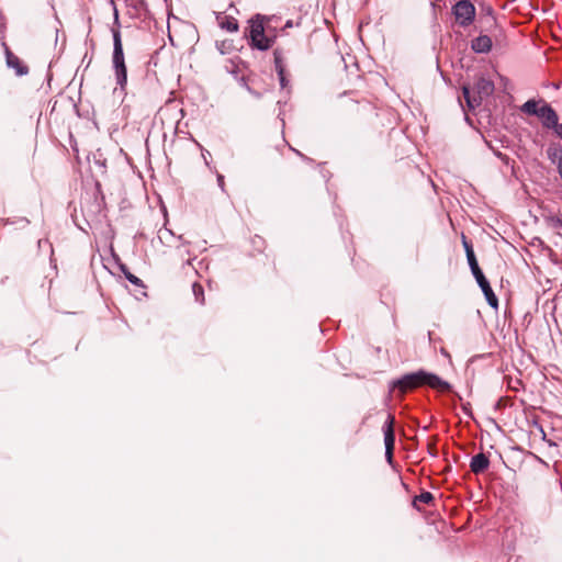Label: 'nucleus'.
I'll return each instance as SVG.
<instances>
[{
    "label": "nucleus",
    "instance_id": "obj_7",
    "mask_svg": "<svg viewBox=\"0 0 562 562\" xmlns=\"http://www.w3.org/2000/svg\"><path fill=\"white\" fill-rule=\"evenodd\" d=\"M394 423H395L394 416L392 414H387L386 420L383 425V434H384L385 457L390 463L392 462V459H393V450H394V443H395Z\"/></svg>",
    "mask_w": 562,
    "mask_h": 562
},
{
    "label": "nucleus",
    "instance_id": "obj_1",
    "mask_svg": "<svg viewBox=\"0 0 562 562\" xmlns=\"http://www.w3.org/2000/svg\"><path fill=\"white\" fill-rule=\"evenodd\" d=\"M422 385H428L431 389L439 391H449L451 385L443 381L437 374L418 370L402 375L400 379L392 381V389H397L401 393H406L409 390L416 389Z\"/></svg>",
    "mask_w": 562,
    "mask_h": 562
},
{
    "label": "nucleus",
    "instance_id": "obj_19",
    "mask_svg": "<svg viewBox=\"0 0 562 562\" xmlns=\"http://www.w3.org/2000/svg\"><path fill=\"white\" fill-rule=\"evenodd\" d=\"M278 77H279L281 88H283V89L286 88L289 85V80L285 77V70H283L281 75H278Z\"/></svg>",
    "mask_w": 562,
    "mask_h": 562
},
{
    "label": "nucleus",
    "instance_id": "obj_31",
    "mask_svg": "<svg viewBox=\"0 0 562 562\" xmlns=\"http://www.w3.org/2000/svg\"><path fill=\"white\" fill-rule=\"evenodd\" d=\"M186 263H187V265H191V259H190V258H188V259L186 260Z\"/></svg>",
    "mask_w": 562,
    "mask_h": 562
},
{
    "label": "nucleus",
    "instance_id": "obj_21",
    "mask_svg": "<svg viewBox=\"0 0 562 562\" xmlns=\"http://www.w3.org/2000/svg\"><path fill=\"white\" fill-rule=\"evenodd\" d=\"M463 246H464V249H465V254H467V259L469 260V254L470 252H474L473 251V248L472 246L465 240V238H463Z\"/></svg>",
    "mask_w": 562,
    "mask_h": 562
},
{
    "label": "nucleus",
    "instance_id": "obj_24",
    "mask_svg": "<svg viewBox=\"0 0 562 562\" xmlns=\"http://www.w3.org/2000/svg\"><path fill=\"white\" fill-rule=\"evenodd\" d=\"M217 182L222 190H224V176L217 175Z\"/></svg>",
    "mask_w": 562,
    "mask_h": 562
},
{
    "label": "nucleus",
    "instance_id": "obj_22",
    "mask_svg": "<svg viewBox=\"0 0 562 562\" xmlns=\"http://www.w3.org/2000/svg\"><path fill=\"white\" fill-rule=\"evenodd\" d=\"M165 234L172 235V232L170 229H168V228L159 229L158 237H159L160 240H164Z\"/></svg>",
    "mask_w": 562,
    "mask_h": 562
},
{
    "label": "nucleus",
    "instance_id": "obj_27",
    "mask_svg": "<svg viewBox=\"0 0 562 562\" xmlns=\"http://www.w3.org/2000/svg\"><path fill=\"white\" fill-rule=\"evenodd\" d=\"M559 172H560V176L562 178V156H561V159L559 161Z\"/></svg>",
    "mask_w": 562,
    "mask_h": 562
},
{
    "label": "nucleus",
    "instance_id": "obj_26",
    "mask_svg": "<svg viewBox=\"0 0 562 562\" xmlns=\"http://www.w3.org/2000/svg\"><path fill=\"white\" fill-rule=\"evenodd\" d=\"M248 91H249L252 95H255L256 98H259V97H260V93H258V92L254 91V90H252V89H250V88H248Z\"/></svg>",
    "mask_w": 562,
    "mask_h": 562
},
{
    "label": "nucleus",
    "instance_id": "obj_16",
    "mask_svg": "<svg viewBox=\"0 0 562 562\" xmlns=\"http://www.w3.org/2000/svg\"><path fill=\"white\" fill-rule=\"evenodd\" d=\"M121 269H122V272L124 273L125 278H126V279H127L132 284H134V285H138V286H139V285H143L142 280H140L138 277L134 276L132 272H130V271L126 269V267H125V266H122V267H121Z\"/></svg>",
    "mask_w": 562,
    "mask_h": 562
},
{
    "label": "nucleus",
    "instance_id": "obj_30",
    "mask_svg": "<svg viewBox=\"0 0 562 562\" xmlns=\"http://www.w3.org/2000/svg\"><path fill=\"white\" fill-rule=\"evenodd\" d=\"M207 155H210V151H206V155L202 154V157L207 158Z\"/></svg>",
    "mask_w": 562,
    "mask_h": 562
},
{
    "label": "nucleus",
    "instance_id": "obj_5",
    "mask_svg": "<svg viewBox=\"0 0 562 562\" xmlns=\"http://www.w3.org/2000/svg\"><path fill=\"white\" fill-rule=\"evenodd\" d=\"M452 13L457 23L462 27H467L474 21L475 7L470 0H460L453 5Z\"/></svg>",
    "mask_w": 562,
    "mask_h": 562
},
{
    "label": "nucleus",
    "instance_id": "obj_10",
    "mask_svg": "<svg viewBox=\"0 0 562 562\" xmlns=\"http://www.w3.org/2000/svg\"><path fill=\"white\" fill-rule=\"evenodd\" d=\"M490 460L484 453H477L472 457L470 462V469L474 474L483 473L487 470Z\"/></svg>",
    "mask_w": 562,
    "mask_h": 562
},
{
    "label": "nucleus",
    "instance_id": "obj_11",
    "mask_svg": "<svg viewBox=\"0 0 562 562\" xmlns=\"http://www.w3.org/2000/svg\"><path fill=\"white\" fill-rule=\"evenodd\" d=\"M471 48L479 54H486L492 48V40L487 35H480L471 42Z\"/></svg>",
    "mask_w": 562,
    "mask_h": 562
},
{
    "label": "nucleus",
    "instance_id": "obj_8",
    "mask_svg": "<svg viewBox=\"0 0 562 562\" xmlns=\"http://www.w3.org/2000/svg\"><path fill=\"white\" fill-rule=\"evenodd\" d=\"M538 117L546 128H553L559 120L557 112L548 103H543V105L540 106Z\"/></svg>",
    "mask_w": 562,
    "mask_h": 562
},
{
    "label": "nucleus",
    "instance_id": "obj_28",
    "mask_svg": "<svg viewBox=\"0 0 562 562\" xmlns=\"http://www.w3.org/2000/svg\"><path fill=\"white\" fill-rule=\"evenodd\" d=\"M207 155H210V151H206V155L202 154V157L207 158Z\"/></svg>",
    "mask_w": 562,
    "mask_h": 562
},
{
    "label": "nucleus",
    "instance_id": "obj_18",
    "mask_svg": "<svg viewBox=\"0 0 562 562\" xmlns=\"http://www.w3.org/2000/svg\"><path fill=\"white\" fill-rule=\"evenodd\" d=\"M432 499H434V496H432V494L430 492H423L422 494H419L418 496L415 497L414 505L416 506L417 502H422V503L428 504Z\"/></svg>",
    "mask_w": 562,
    "mask_h": 562
},
{
    "label": "nucleus",
    "instance_id": "obj_20",
    "mask_svg": "<svg viewBox=\"0 0 562 562\" xmlns=\"http://www.w3.org/2000/svg\"><path fill=\"white\" fill-rule=\"evenodd\" d=\"M21 224L23 226H26L30 224V221L26 217H20L16 222H10V220H5L4 224Z\"/></svg>",
    "mask_w": 562,
    "mask_h": 562
},
{
    "label": "nucleus",
    "instance_id": "obj_29",
    "mask_svg": "<svg viewBox=\"0 0 562 562\" xmlns=\"http://www.w3.org/2000/svg\"><path fill=\"white\" fill-rule=\"evenodd\" d=\"M207 155H210V151H206V155L202 154V157L207 158Z\"/></svg>",
    "mask_w": 562,
    "mask_h": 562
},
{
    "label": "nucleus",
    "instance_id": "obj_23",
    "mask_svg": "<svg viewBox=\"0 0 562 562\" xmlns=\"http://www.w3.org/2000/svg\"><path fill=\"white\" fill-rule=\"evenodd\" d=\"M553 130L557 133V135L562 138V124H559V122H557V125L553 127Z\"/></svg>",
    "mask_w": 562,
    "mask_h": 562
},
{
    "label": "nucleus",
    "instance_id": "obj_6",
    "mask_svg": "<svg viewBox=\"0 0 562 562\" xmlns=\"http://www.w3.org/2000/svg\"><path fill=\"white\" fill-rule=\"evenodd\" d=\"M250 40L252 46H255L259 50H267L272 45V40L265 35V29L261 21H251Z\"/></svg>",
    "mask_w": 562,
    "mask_h": 562
},
{
    "label": "nucleus",
    "instance_id": "obj_4",
    "mask_svg": "<svg viewBox=\"0 0 562 562\" xmlns=\"http://www.w3.org/2000/svg\"><path fill=\"white\" fill-rule=\"evenodd\" d=\"M469 266L471 269L472 274L474 276L479 286L481 288L482 292L484 293V296L490 304V306L497 308L498 306V299L496 297L495 293L493 292L490 282L483 274L481 268L479 267L476 257L474 252L469 254Z\"/></svg>",
    "mask_w": 562,
    "mask_h": 562
},
{
    "label": "nucleus",
    "instance_id": "obj_3",
    "mask_svg": "<svg viewBox=\"0 0 562 562\" xmlns=\"http://www.w3.org/2000/svg\"><path fill=\"white\" fill-rule=\"evenodd\" d=\"M495 90L494 83L492 80L481 77L474 86V92L471 93V90L468 86L462 87V93L465 99L467 105L469 109L474 110L480 106L482 101L493 94Z\"/></svg>",
    "mask_w": 562,
    "mask_h": 562
},
{
    "label": "nucleus",
    "instance_id": "obj_17",
    "mask_svg": "<svg viewBox=\"0 0 562 562\" xmlns=\"http://www.w3.org/2000/svg\"><path fill=\"white\" fill-rule=\"evenodd\" d=\"M547 223L552 228L562 229V216L561 215H551L547 218Z\"/></svg>",
    "mask_w": 562,
    "mask_h": 562
},
{
    "label": "nucleus",
    "instance_id": "obj_15",
    "mask_svg": "<svg viewBox=\"0 0 562 562\" xmlns=\"http://www.w3.org/2000/svg\"><path fill=\"white\" fill-rule=\"evenodd\" d=\"M192 292L194 294L195 301L204 304V290L203 286L199 283L192 284Z\"/></svg>",
    "mask_w": 562,
    "mask_h": 562
},
{
    "label": "nucleus",
    "instance_id": "obj_14",
    "mask_svg": "<svg viewBox=\"0 0 562 562\" xmlns=\"http://www.w3.org/2000/svg\"><path fill=\"white\" fill-rule=\"evenodd\" d=\"M222 29L228 32H236L238 30V22L234 18L224 16L220 22Z\"/></svg>",
    "mask_w": 562,
    "mask_h": 562
},
{
    "label": "nucleus",
    "instance_id": "obj_13",
    "mask_svg": "<svg viewBox=\"0 0 562 562\" xmlns=\"http://www.w3.org/2000/svg\"><path fill=\"white\" fill-rule=\"evenodd\" d=\"M539 106H538V102L535 101V100H528L527 102H525L521 106V111L528 115H536L538 116L539 114Z\"/></svg>",
    "mask_w": 562,
    "mask_h": 562
},
{
    "label": "nucleus",
    "instance_id": "obj_25",
    "mask_svg": "<svg viewBox=\"0 0 562 562\" xmlns=\"http://www.w3.org/2000/svg\"><path fill=\"white\" fill-rule=\"evenodd\" d=\"M110 1H111L112 5H113V10H114V19H115V21L117 22V21H119V14H117V10H116V8H115V5H114V0H110Z\"/></svg>",
    "mask_w": 562,
    "mask_h": 562
},
{
    "label": "nucleus",
    "instance_id": "obj_9",
    "mask_svg": "<svg viewBox=\"0 0 562 562\" xmlns=\"http://www.w3.org/2000/svg\"><path fill=\"white\" fill-rule=\"evenodd\" d=\"M5 59L8 67L13 68L18 76H24L29 72L27 66L23 65L20 58L8 48L5 49Z\"/></svg>",
    "mask_w": 562,
    "mask_h": 562
},
{
    "label": "nucleus",
    "instance_id": "obj_12",
    "mask_svg": "<svg viewBox=\"0 0 562 562\" xmlns=\"http://www.w3.org/2000/svg\"><path fill=\"white\" fill-rule=\"evenodd\" d=\"M274 58V67L278 75H281L283 70H285L283 53L280 49H274L273 52Z\"/></svg>",
    "mask_w": 562,
    "mask_h": 562
},
{
    "label": "nucleus",
    "instance_id": "obj_2",
    "mask_svg": "<svg viewBox=\"0 0 562 562\" xmlns=\"http://www.w3.org/2000/svg\"><path fill=\"white\" fill-rule=\"evenodd\" d=\"M113 56L112 64L117 86L123 90L127 83V69L124 59L121 33L117 29L112 30Z\"/></svg>",
    "mask_w": 562,
    "mask_h": 562
}]
</instances>
